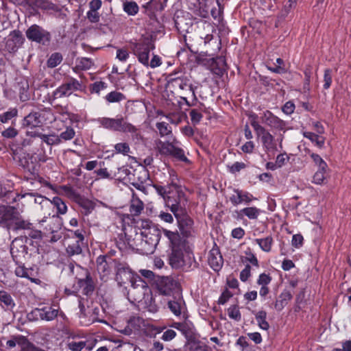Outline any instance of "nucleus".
<instances>
[{"label": "nucleus", "instance_id": "2f4dec72", "mask_svg": "<svg viewBox=\"0 0 351 351\" xmlns=\"http://www.w3.org/2000/svg\"><path fill=\"white\" fill-rule=\"evenodd\" d=\"M175 145L172 143L158 141L157 143V147L159 152L162 154L171 155L173 151Z\"/></svg>", "mask_w": 351, "mask_h": 351}, {"label": "nucleus", "instance_id": "c85d7f7f", "mask_svg": "<svg viewBox=\"0 0 351 351\" xmlns=\"http://www.w3.org/2000/svg\"><path fill=\"white\" fill-rule=\"evenodd\" d=\"M32 223L29 221L24 220L21 219L20 217L19 213L17 215L16 219L14 221L12 225L10 227H12L14 230H19V229H27L30 230L32 229Z\"/></svg>", "mask_w": 351, "mask_h": 351}, {"label": "nucleus", "instance_id": "473e14b6", "mask_svg": "<svg viewBox=\"0 0 351 351\" xmlns=\"http://www.w3.org/2000/svg\"><path fill=\"white\" fill-rule=\"evenodd\" d=\"M49 202L56 208L58 214L64 215L66 213L67 206L61 198L55 197Z\"/></svg>", "mask_w": 351, "mask_h": 351}, {"label": "nucleus", "instance_id": "ddd939ff", "mask_svg": "<svg viewBox=\"0 0 351 351\" xmlns=\"http://www.w3.org/2000/svg\"><path fill=\"white\" fill-rule=\"evenodd\" d=\"M261 119L263 123L278 130H284L286 128V123L269 110L263 113Z\"/></svg>", "mask_w": 351, "mask_h": 351}, {"label": "nucleus", "instance_id": "f03ea898", "mask_svg": "<svg viewBox=\"0 0 351 351\" xmlns=\"http://www.w3.org/2000/svg\"><path fill=\"white\" fill-rule=\"evenodd\" d=\"M154 187L157 193L163 197L165 205L174 216L180 213H185L187 198L174 180H172L171 182L167 186L154 185Z\"/></svg>", "mask_w": 351, "mask_h": 351}, {"label": "nucleus", "instance_id": "e433bc0d", "mask_svg": "<svg viewBox=\"0 0 351 351\" xmlns=\"http://www.w3.org/2000/svg\"><path fill=\"white\" fill-rule=\"evenodd\" d=\"M18 110L16 108L9 109L8 111L0 114V121L3 123H8L12 119L17 117Z\"/></svg>", "mask_w": 351, "mask_h": 351}, {"label": "nucleus", "instance_id": "f8f14e48", "mask_svg": "<svg viewBox=\"0 0 351 351\" xmlns=\"http://www.w3.org/2000/svg\"><path fill=\"white\" fill-rule=\"evenodd\" d=\"M157 288L161 294L168 295L178 289V283L171 277H162L158 280Z\"/></svg>", "mask_w": 351, "mask_h": 351}, {"label": "nucleus", "instance_id": "6e6552de", "mask_svg": "<svg viewBox=\"0 0 351 351\" xmlns=\"http://www.w3.org/2000/svg\"><path fill=\"white\" fill-rule=\"evenodd\" d=\"M136 277H140L138 274L132 271L130 268L125 263L116 264L115 280L119 285H123L130 282H134Z\"/></svg>", "mask_w": 351, "mask_h": 351}, {"label": "nucleus", "instance_id": "412c9836", "mask_svg": "<svg viewBox=\"0 0 351 351\" xmlns=\"http://www.w3.org/2000/svg\"><path fill=\"white\" fill-rule=\"evenodd\" d=\"M97 269L100 274L101 279L104 281H106L108 276L110 273V268L105 256H100L97 258Z\"/></svg>", "mask_w": 351, "mask_h": 351}, {"label": "nucleus", "instance_id": "0e129e2a", "mask_svg": "<svg viewBox=\"0 0 351 351\" xmlns=\"http://www.w3.org/2000/svg\"><path fill=\"white\" fill-rule=\"evenodd\" d=\"M2 136L7 138H12L15 137L18 134L17 130L12 128L10 127L2 132Z\"/></svg>", "mask_w": 351, "mask_h": 351}, {"label": "nucleus", "instance_id": "5701e85b", "mask_svg": "<svg viewBox=\"0 0 351 351\" xmlns=\"http://www.w3.org/2000/svg\"><path fill=\"white\" fill-rule=\"evenodd\" d=\"M77 283L85 295H88L94 290L93 280L88 274H86L84 279H78Z\"/></svg>", "mask_w": 351, "mask_h": 351}, {"label": "nucleus", "instance_id": "7c9ffc66", "mask_svg": "<svg viewBox=\"0 0 351 351\" xmlns=\"http://www.w3.org/2000/svg\"><path fill=\"white\" fill-rule=\"evenodd\" d=\"M266 317L267 313L264 311H260L255 314V318L259 327L265 330L269 327L268 322L266 321Z\"/></svg>", "mask_w": 351, "mask_h": 351}, {"label": "nucleus", "instance_id": "de8ad7c7", "mask_svg": "<svg viewBox=\"0 0 351 351\" xmlns=\"http://www.w3.org/2000/svg\"><path fill=\"white\" fill-rule=\"evenodd\" d=\"M43 141L48 145H58L60 143V138L55 134L46 135L42 136Z\"/></svg>", "mask_w": 351, "mask_h": 351}, {"label": "nucleus", "instance_id": "5fc2aeb1", "mask_svg": "<svg viewBox=\"0 0 351 351\" xmlns=\"http://www.w3.org/2000/svg\"><path fill=\"white\" fill-rule=\"evenodd\" d=\"M245 254L246 255L245 257V261L251 263L252 265H254L255 267H258L259 266L258 261L254 253H252L250 250H249V251H246L245 252Z\"/></svg>", "mask_w": 351, "mask_h": 351}, {"label": "nucleus", "instance_id": "3c124183", "mask_svg": "<svg viewBox=\"0 0 351 351\" xmlns=\"http://www.w3.org/2000/svg\"><path fill=\"white\" fill-rule=\"evenodd\" d=\"M271 281V277L269 274L265 273L261 274L257 279V284L261 287L267 286Z\"/></svg>", "mask_w": 351, "mask_h": 351}, {"label": "nucleus", "instance_id": "58836bf2", "mask_svg": "<svg viewBox=\"0 0 351 351\" xmlns=\"http://www.w3.org/2000/svg\"><path fill=\"white\" fill-rule=\"evenodd\" d=\"M82 243L79 241H75L68 245L66 247L67 253L71 255L80 254L82 252Z\"/></svg>", "mask_w": 351, "mask_h": 351}, {"label": "nucleus", "instance_id": "bf43d9fd", "mask_svg": "<svg viewBox=\"0 0 351 351\" xmlns=\"http://www.w3.org/2000/svg\"><path fill=\"white\" fill-rule=\"evenodd\" d=\"M289 160V157L286 153L280 154L277 156L276 162L279 168L284 166Z\"/></svg>", "mask_w": 351, "mask_h": 351}, {"label": "nucleus", "instance_id": "13d9d810", "mask_svg": "<svg viewBox=\"0 0 351 351\" xmlns=\"http://www.w3.org/2000/svg\"><path fill=\"white\" fill-rule=\"evenodd\" d=\"M21 351H44V350H42L36 348L32 343L27 341V339H23L22 347H21Z\"/></svg>", "mask_w": 351, "mask_h": 351}, {"label": "nucleus", "instance_id": "37998d69", "mask_svg": "<svg viewBox=\"0 0 351 351\" xmlns=\"http://www.w3.org/2000/svg\"><path fill=\"white\" fill-rule=\"evenodd\" d=\"M123 99V95L117 91L110 92L106 96V99L110 103L119 102Z\"/></svg>", "mask_w": 351, "mask_h": 351}, {"label": "nucleus", "instance_id": "ea45409f", "mask_svg": "<svg viewBox=\"0 0 351 351\" xmlns=\"http://www.w3.org/2000/svg\"><path fill=\"white\" fill-rule=\"evenodd\" d=\"M62 60V56L60 53H54L48 59L47 65L49 67L54 68L60 64Z\"/></svg>", "mask_w": 351, "mask_h": 351}, {"label": "nucleus", "instance_id": "393cba45", "mask_svg": "<svg viewBox=\"0 0 351 351\" xmlns=\"http://www.w3.org/2000/svg\"><path fill=\"white\" fill-rule=\"evenodd\" d=\"M291 298L292 295L289 291H285L282 292L275 302V308L278 311H282Z\"/></svg>", "mask_w": 351, "mask_h": 351}, {"label": "nucleus", "instance_id": "603ef678", "mask_svg": "<svg viewBox=\"0 0 351 351\" xmlns=\"http://www.w3.org/2000/svg\"><path fill=\"white\" fill-rule=\"evenodd\" d=\"M75 131L71 128H66V130L62 132L58 137L60 138V143L62 141H69L72 139L75 136Z\"/></svg>", "mask_w": 351, "mask_h": 351}, {"label": "nucleus", "instance_id": "cd10ccee", "mask_svg": "<svg viewBox=\"0 0 351 351\" xmlns=\"http://www.w3.org/2000/svg\"><path fill=\"white\" fill-rule=\"evenodd\" d=\"M92 66L93 62L90 58H81L76 60L75 66L73 70H88Z\"/></svg>", "mask_w": 351, "mask_h": 351}, {"label": "nucleus", "instance_id": "423d86ee", "mask_svg": "<svg viewBox=\"0 0 351 351\" xmlns=\"http://www.w3.org/2000/svg\"><path fill=\"white\" fill-rule=\"evenodd\" d=\"M263 147L267 154H274L278 150V147L282 149V143L284 136L280 134L275 138L268 130L265 131L260 136Z\"/></svg>", "mask_w": 351, "mask_h": 351}, {"label": "nucleus", "instance_id": "7ed1b4c3", "mask_svg": "<svg viewBox=\"0 0 351 351\" xmlns=\"http://www.w3.org/2000/svg\"><path fill=\"white\" fill-rule=\"evenodd\" d=\"M136 240H140L138 250L143 254H153L161 237V229L149 220H141Z\"/></svg>", "mask_w": 351, "mask_h": 351}, {"label": "nucleus", "instance_id": "dca6fc26", "mask_svg": "<svg viewBox=\"0 0 351 351\" xmlns=\"http://www.w3.org/2000/svg\"><path fill=\"white\" fill-rule=\"evenodd\" d=\"M24 40L22 33L19 30H14L10 33L5 45L9 51H15Z\"/></svg>", "mask_w": 351, "mask_h": 351}, {"label": "nucleus", "instance_id": "49530a36", "mask_svg": "<svg viewBox=\"0 0 351 351\" xmlns=\"http://www.w3.org/2000/svg\"><path fill=\"white\" fill-rule=\"evenodd\" d=\"M156 128L162 136L169 135L171 133V128L169 124L165 122L158 123L156 124Z\"/></svg>", "mask_w": 351, "mask_h": 351}, {"label": "nucleus", "instance_id": "c03bdc74", "mask_svg": "<svg viewBox=\"0 0 351 351\" xmlns=\"http://www.w3.org/2000/svg\"><path fill=\"white\" fill-rule=\"evenodd\" d=\"M239 193L241 198V204L244 203L245 204H249L252 201L257 199L252 195V194L247 191L239 189Z\"/></svg>", "mask_w": 351, "mask_h": 351}, {"label": "nucleus", "instance_id": "4be33fe9", "mask_svg": "<svg viewBox=\"0 0 351 351\" xmlns=\"http://www.w3.org/2000/svg\"><path fill=\"white\" fill-rule=\"evenodd\" d=\"M168 240L170 247H176L181 244V239L177 230L171 231L165 228H161V234Z\"/></svg>", "mask_w": 351, "mask_h": 351}, {"label": "nucleus", "instance_id": "a878e982", "mask_svg": "<svg viewBox=\"0 0 351 351\" xmlns=\"http://www.w3.org/2000/svg\"><path fill=\"white\" fill-rule=\"evenodd\" d=\"M254 242L258 245L263 251L269 252L271 250L274 240L271 236H268L265 238L256 239Z\"/></svg>", "mask_w": 351, "mask_h": 351}, {"label": "nucleus", "instance_id": "a19ab883", "mask_svg": "<svg viewBox=\"0 0 351 351\" xmlns=\"http://www.w3.org/2000/svg\"><path fill=\"white\" fill-rule=\"evenodd\" d=\"M228 315L230 318L237 322L241 319L239 308L237 305H232L228 308Z\"/></svg>", "mask_w": 351, "mask_h": 351}, {"label": "nucleus", "instance_id": "f3484780", "mask_svg": "<svg viewBox=\"0 0 351 351\" xmlns=\"http://www.w3.org/2000/svg\"><path fill=\"white\" fill-rule=\"evenodd\" d=\"M19 212L13 206L0 205V221H4L11 226L16 219Z\"/></svg>", "mask_w": 351, "mask_h": 351}, {"label": "nucleus", "instance_id": "4d7b16f0", "mask_svg": "<svg viewBox=\"0 0 351 351\" xmlns=\"http://www.w3.org/2000/svg\"><path fill=\"white\" fill-rule=\"evenodd\" d=\"M130 54L126 49H119L117 50L116 58L122 62H125L129 58Z\"/></svg>", "mask_w": 351, "mask_h": 351}, {"label": "nucleus", "instance_id": "aec40b11", "mask_svg": "<svg viewBox=\"0 0 351 351\" xmlns=\"http://www.w3.org/2000/svg\"><path fill=\"white\" fill-rule=\"evenodd\" d=\"M143 319L138 317H133L128 321L127 326L122 330L126 335H135L139 332L143 324Z\"/></svg>", "mask_w": 351, "mask_h": 351}, {"label": "nucleus", "instance_id": "2eb2a0df", "mask_svg": "<svg viewBox=\"0 0 351 351\" xmlns=\"http://www.w3.org/2000/svg\"><path fill=\"white\" fill-rule=\"evenodd\" d=\"M81 84L75 79H71L69 82L60 86L54 92L56 97H62L70 95L74 90L80 89Z\"/></svg>", "mask_w": 351, "mask_h": 351}, {"label": "nucleus", "instance_id": "e2e57ef3", "mask_svg": "<svg viewBox=\"0 0 351 351\" xmlns=\"http://www.w3.org/2000/svg\"><path fill=\"white\" fill-rule=\"evenodd\" d=\"M324 88L325 89H328L332 83V74H331V70L330 69H326L324 72Z\"/></svg>", "mask_w": 351, "mask_h": 351}, {"label": "nucleus", "instance_id": "9b49d317", "mask_svg": "<svg viewBox=\"0 0 351 351\" xmlns=\"http://www.w3.org/2000/svg\"><path fill=\"white\" fill-rule=\"evenodd\" d=\"M179 229L184 237H189L193 232V221L185 213L175 215Z\"/></svg>", "mask_w": 351, "mask_h": 351}, {"label": "nucleus", "instance_id": "680f3d73", "mask_svg": "<svg viewBox=\"0 0 351 351\" xmlns=\"http://www.w3.org/2000/svg\"><path fill=\"white\" fill-rule=\"evenodd\" d=\"M86 17L91 23H97L99 21L100 15L97 11L89 10L86 13Z\"/></svg>", "mask_w": 351, "mask_h": 351}, {"label": "nucleus", "instance_id": "bb28decb", "mask_svg": "<svg viewBox=\"0 0 351 351\" xmlns=\"http://www.w3.org/2000/svg\"><path fill=\"white\" fill-rule=\"evenodd\" d=\"M143 209V203L138 197L133 196L131 200L130 211L133 215H138Z\"/></svg>", "mask_w": 351, "mask_h": 351}, {"label": "nucleus", "instance_id": "338daca9", "mask_svg": "<svg viewBox=\"0 0 351 351\" xmlns=\"http://www.w3.org/2000/svg\"><path fill=\"white\" fill-rule=\"evenodd\" d=\"M160 219L165 223H172L173 222V217L171 214L164 211L160 212L158 215Z\"/></svg>", "mask_w": 351, "mask_h": 351}, {"label": "nucleus", "instance_id": "39448f33", "mask_svg": "<svg viewBox=\"0 0 351 351\" xmlns=\"http://www.w3.org/2000/svg\"><path fill=\"white\" fill-rule=\"evenodd\" d=\"M25 35L29 40L43 45H48L51 38L49 32L36 24L29 27L25 32Z\"/></svg>", "mask_w": 351, "mask_h": 351}, {"label": "nucleus", "instance_id": "c9c22d12", "mask_svg": "<svg viewBox=\"0 0 351 351\" xmlns=\"http://www.w3.org/2000/svg\"><path fill=\"white\" fill-rule=\"evenodd\" d=\"M327 169H317L313 178V182L315 184H322L326 178Z\"/></svg>", "mask_w": 351, "mask_h": 351}, {"label": "nucleus", "instance_id": "4468645a", "mask_svg": "<svg viewBox=\"0 0 351 351\" xmlns=\"http://www.w3.org/2000/svg\"><path fill=\"white\" fill-rule=\"evenodd\" d=\"M43 123V113L40 112H32L24 117L22 125L24 128L32 129L41 127Z\"/></svg>", "mask_w": 351, "mask_h": 351}, {"label": "nucleus", "instance_id": "1a4fd4ad", "mask_svg": "<svg viewBox=\"0 0 351 351\" xmlns=\"http://www.w3.org/2000/svg\"><path fill=\"white\" fill-rule=\"evenodd\" d=\"M152 49L149 42L136 43L132 47L133 53L138 62L145 66H149V53Z\"/></svg>", "mask_w": 351, "mask_h": 351}, {"label": "nucleus", "instance_id": "f257e3e1", "mask_svg": "<svg viewBox=\"0 0 351 351\" xmlns=\"http://www.w3.org/2000/svg\"><path fill=\"white\" fill-rule=\"evenodd\" d=\"M128 299L138 308L149 313H156L158 311V306L153 298L150 288L141 277L134 278V282L131 284V288L128 291Z\"/></svg>", "mask_w": 351, "mask_h": 351}, {"label": "nucleus", "instance_id": "774afa93", "mask_svg": "<svg viewBox=\"0 0 351 351\" xmlns=\"http://www.w3.org/2000/svg\"><path fill=\"white\" fill-rule=\"evenodd\" d=\"M282 110L286 114H291L294 112L295 104L292 101H289L284 104Z\"/></svg>", "mask_w": 351, "mask_h": 351}, {"label": "nucleus", "instance_id": "79ce46f5", "mask_svg": "<svg viewBox=\"0 0 351 351\" xmlns=\"http://www.w3.org/2000/svg\"><path fill=\"white\" fill-rule=\"evenodd\" d=\"M35 5L39 8L50 10H55L56 7L55 4L49 0H35Z\"/></svg>", "mask_w": 351, "mask_h": 351}, {"label": "nucleus", "instance_id": "b1692460", "mask_svg": "<svg viewBox=\"0 0 351 351\" xmlns=\"http://www.w3.org/2000/svg\"><path fill=\"white\" fill-rule=\"evenodd\" d=\"M226 62L223 58L218 57L213 60V62L211 65L212 72L218 75L221 76L226 71Z\"/></svg>", "mask_w": 351, "mask_h": 351}, {"label": "nucleus", "instance_id": "864d4df0", "mask_svg": "<svg viewBox=\"0 0 351 351\" xmlns=\"http://www.w3.org/2000/svg\"><path fill=\"white\" fill-rule=\"evenodd\" d=\"M86 346L83 341H71L68 343V347L71 351H81Z\"/></svg>", "mask_w": 351, "mask_h": 351}, {"label": "nucleus", "instance_id": "c756f323", "mask_svg": "<svg viewBox=\"0 0 351 351\" xmlns=\"http://www.w3.org/2000/svg\"><path fill=\"white\" fill-rule=\"evenodd\" d=\"M261 212V210L256 207H246L241 210V213L250 219H256Z\"/></svg>", "mask_w": 351, "mask_h": 351}, {"label": "nucleus", "instance_id": "a211bd4d", "mask_svg": "<svg viewBox=\"0 0 351 351\" xmlns=\"http://www.w3.org/2000/svg\"><path fill=\"white\" fill-rule=\"evenodd\" d=\"M208 263L213 270H220L223 266V260L218 248L213 247L210 250L208 256Z\"/></svg>", "mask_w": 351, "mask_h": 351}, {"label": "nucleus", "instance_id": "4c0bfd02", "mask_svg": "<svg viewBox=\"0 0 351 351\" xmlns=\"http://www.w3.org/2000/svg\"><path fill=\"white\" fill-rule=\"evenodd\" d=\"M123 10L128 15L134 16L138 12V6L134 1L125 2L123 3Z\"/></svg>", "mask_w": 351, "mask_h": 351}, {"label": "nucleus", "instance_id": "6ab92c4d", "mask_svg": "<svg viewBox=\"0 0 351 351\" xmlns=\"http://www.w3.org/2000/svg\"><path fill=\"white\" fill-rule=\"evenodd\" d=\"M169 263L174 268H180L184 265V261L183 252L180 245L176 247H171Z\"/></svg>", "mask_w": 351, "mask_h": 351}, {"label": "nucleus", "instance_id": "6e6d98bb", "mask_svg": "<svg viewBox=\"0 0 351 351\" xmlns=\"http://www.w3.org/2000/svg\"><path fill=\"white\" fill-rule=\"evenodd\" d=\"M311 156L317 166V169H327L328 166L326 162L318 154H312Z\"/></svg>", "mask_w": 351, "mask_h": 351}, {"label": "nucleus", "instance_id": "8fccbe9b", "mask_svg": "<svg viewBox=\"0 0 351 351\" xmlns=\"http://www.w3.org/2000/svg\"><path fill=\"white\" fill-rule=\"evenodd\" d=\"M171 156H173L174 158H177L180 161H188V159L184 154V152L181 148L177 147L176 146L174 147L173 151L172 152Z\"/></svg>", "mask_w": 351, "mask_h": 351}, {"label": "nucleus", "instance_id": "20e7f679", "mask_svg": "<svg viewBox=\"0 0 351 351\" xmlns=\"http://www.w3.org/2000/svg\"><path fill=\"white\" fill-rule=\"evenodd\" d=\"M93 121L99 124L100 127L114 132L134 134L137 131V128L134 125L127 122L121 116L116 118L99 117L94 119Z\"/></svg>", "mask_w": 351, "mask_h": 351}, {"label": "nucleus", "instance_id": "9d476101", "mask_svg": "<svg viewBox=\"0 0 351 351\" xmlns=\"http://www.w3.org/2000/svg\"><path fill=\"white\" fill-rule=\"evenodd\" d=\"M59 308L56 305L51 306H44L37 308L33 310L29 316H32L35 319H40L45 321H51L54 319L58 314Z\"/></svg>", "mask_w": 351, "mask_h": 351}, {"label": "nucleus", "instance_id": "0eeeda50", "mask_svg": "<svg viewBox=\"0 0 351 351\" xmlns=\"http://www.w3.org/2000/svg\"><path fill=\"white\" fill-rule=\"evenodd\" d=\"M170 311L178 318H184L186 313V306L181 293L176 291L167 302Z\"/></svg>", "mask_w": 351, "mask_h": 351}, {"label": "nucleus", "instance_id": "f704fd0d", "mask_svg": "<svg viewBox=\"0 0 351 351\" xmlns=\"http://www.w3.org/2000/svg\"><path fill=\"white\" fill-rule=\"evenodd\" d=\"M0 301L8 308L12 309L15 306V303L12 296L5 291H0Z\"/></svg>", "mask_w": 351, "mask_h": 351}, {"label": "nucleus", "instance_id": "72a5a7b5", "mask_svg": "<svg viewBox=\"0 0 351 351\" xmlns=\"http://www.w3.org/2000/svg\"><path fill=\"white\" fill-rule=\"evenodd\" d=\"M303 135L305 138L309 139L313 143H315L317 146L319 147H323L324 144V138L318 136L317 134L311 132H304Z\"/></svg>", "mask_w": 351, "mask_h": 351}, {"label": "nucleus", "instance_id": "a18cd8bd", "mask_svg": "<svg viewBox=\"0 0 351 351\" xmlns=\"http://www.w3.org/2000/svg\"><path fill=\"white\" fill-rule=\"evenodd\" d=\"M252 120L251 121V125L254 129L258 137L260 136L262 134H263L267 130L261 125L258 121H256V115H252Z\"/></svg>", "mask_w": 351, "mask_h": 351}, {"label": "nucleus", "instance_id": "09e8293b", "mask_svg": "<svg viewBox=\"0 0 351 351\" xmlns=\"http://www.w3.org/2000/svg\"><path fill=\"white\" fill-rule=\"evenodd\" d=\"M116 152L119 154L128 155L130 152V148L127 143H119L114 145Z\"/></svg>", "mask_w": 351, "mask_h": 351}, {"label": "nucleus", "instance_id": "052dcab7", "mask_svg": "<svg viewBox=\"0 0 351 351\" xmlns=\"http://www.w3.org/2000/svg\"><path fill=\"white\" fill-rule=\"evenodd\" d=\"M251 276V267L246 265L245 268L240 273V280L242 282H246Z\"/></svg>", "mask_w": 351, "mask_h": 351}, {"label": "nucleus", "instance_id": "69168bd1", "mask_svg": "<svg viewBox=\"0 0 351 351\" xmlns=\"http://www.w3.org/2000/svg\"><path fill=\"white\" fill-rule=\"evenodd\" d=\"M190 116L191 121L194 124L198 123L202 118V114H201V112L195 109L191 111Z\"/></svg>", "mask_w": 351, "mask_h": 351}]
</instances>
